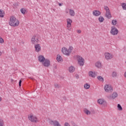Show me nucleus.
I'll list each match as a JSON object with an SVG mask.
<instances>
[{
  "label": "nucleus",
  "mask_w": 126,
  "mask_h": 126,
  "mask_svg": "<svg viewBox=\"0 0 126 126\" xmlns=\"http://www.w3.org/2000/svg\"><path fill=\"white\" fill-rule=\"evenodd\" d=\"M9 24V25H10V26L15 27L19 25V21L16 19V18H15V17H14V16H12L10 17Z\"/></svg>",
  "instance_id": "f257e3e1"
},
{
  "label": "nucleus",
  "mask_w": 126,
  "mask_h": 126,
  "mask_svg": "<svg viewBox=\"0 0 126 126\" xmlns=\"http://www.w3.org/2000/svg\"><path fill=\"white\" fill-rule=\"evenodd\" d=\"M76 58L77 59L78 63L80 64V66H83L85 63L84 59L79 55H77Z\"/></svg>",
  "instance_id": "f03ea898"
},
{
  "label": "nucleus",
  "mask_w": 126,
  "mask_h": 126,
  "mask_svg": "<svg viewBox=\"0 0 126 126\" xmlns=\"http://www.w3.org/2000/svg\"><path fill=\"white\" fill-rule=\"evenodd\" d=\"M104 9L106 10V12L105 14V16L108 18V19H110V18H112V15L111 14V12L110 11V9H109V7L107 6H104Z\"/></svg>",
  "instance_id": "7ed1b4c3"
},
{
  "label": "nucleus",
  "mask_w": 126,
  "mask_h": 126,
  "mask_svg": "<svg viewBox=\"0 0 126 126\" xmlns=\"http://www.w3.org/2000/svg\"><path fill=\"white\" fill-rule=\"evenodd\" d=\"M110 33L112 35H118V33H119V30H118V29H117L115 27H112Z\"/></svg>",
  "instance_id": "20e7f679"
},
{
  "label": "nucleus",
  "mask_w": 126,
  "mask_h": 126,
  "mask_svg": "<svg viewBox=\"0 0 126 126\" xmlns=\"http://www.w3.org/2000/svg\"><path fill=\"white\" fill-rule=\"evenodd\" d=\"M29 119L30 120V121H31V122H32V123H37L39 122L37 117L33 115H31L30 116H29Z\"/></svg>",
  "instance_id": "39448f33"
},
{
  "label": "nucleus",
  "mask_w": 126,
  "mask_h": 126,
  "mask_svg": "<svg viewBox=\"0 0 126 126\" xmlns=\"http://www.w3.org/2000/svg\"><path fill=\"white\" fill-rule=\"evenodd\" d=\"M104 90L106 92H112L113 88H112L111 85H106L104 87Z\"/></svg>",
  "instance_id": "423d86ee"
},
{
  "label": "nucleus",
  "mask_w": 126,
  "mask_h": 126,
  "mask_svg": "<svg viewBox=\"0 0 126 126\" xmlns=\"http://www.w3.org/2000/svg\"><path fill=\"white\" fill-rule=\"evenodd\" d=\"M49 124H50L51 126H61L59 122L57 120H55L54 121L53 120H51L49 121Z\"/></svg>",
  "instance_id": "0eeeda50"
},
{
  "label": "nucleus",
  "mask_w": 126,
  "mask_h": 126,
  "mask_svg": "<svg viewBox=\"0 0 126 126\" xmlns=\"http://www.w3.org/2000/svg\"><path fill=\"white\" fill-rule=\"evenodd\" d=\"M62 51L63 54L66 56H69V55H70V52H69L68 49L65 47L63 48Z\"/></svg>",
  "instance_id": "6e6552de"
},
{
  "label": "nucleus",
  "mask_w": 126,
  "mask_h": 126,
  "mask_svg": "<svg viewBox=\"0 0 126 126\" xmlns=\"http://www.w3.org/2000/svg\"><path fill=\"white\" fill-rule=\"evenodd\" d=\"M31 41L32 42V44H33V45H36V44H38L39 42V39H38V38L36 37V36H33V37L32 38Z\"/></svg>",
  "instance_id": "1a4fd4ad"
},
{
  "label": "nucleus",
  "mask_w": 126,
  "mask_h": 126,
  "mask_svg": "<svg viewBox=\"0 0 126 126\" xmlns=\"http://www.w3.org/2000/svg\"><path fill=\"white\" fill-rule=\"evenodd\" d=\"M105 57L106 60H111V59H113V58H114V55L109 53H106L105 54Z\"/></svg>",
  "instance_id": "9d476101"
},
{
  "label": "nucleus",
  "mask_w": 126,
  "mask_h": 126,
  "mask_svg": "<svg viewBox=\"0 0 126 126\" xmlns=\"http://www.w3.org/2000/svg\"><path fill=\"white\" fill-rule=\"evenodd\" d=\"M43 64L44 66L48 67V66H50V64H51V62H50V60L48 59H45V60H44V62L43 63Z\"/></svg>",
  "instance_id": "9b49d317"
},
{
  "label": "nucleus",
  "mask_w": 126,
  "mask_h": 126,
  "mask_svg": "<svg viewBox=\"0 0 126 126\" xmlns=\"http://www.w3.org/2000/svg\"><path fill=\"white\" fill-rule=\"evenodd\" d=\"M35 52H40L41 51V46L39 44H37L34 45Z\"/></svg>",
  "instance_id": "f8f14e48"
},
{
  "label": "nucleus",
  "mask_w": 126,
  "mask_h": 126,
  "mask_svg": "<svg viewBox=\"0 0 126 126\" xmlns=\"http://www.w3.org/2000/svg\"><path fill=\"white\" fill-rule=\"evenodd\" d=\"M93 14L94 16H99L101 15V12L99 10H94L93 12Z\"/></svg>",
  "instance_id": "ddd939ff"
},
{
  "label": "nucleus",
  "mask_w": 126,
  "mask_h": 126,
  "mask_svg": "<svg viewBox=\"0 0 126 126\" xmlns=\"http://www.w3.org/2000/svg\"><path fill=\"white\" fill-rule=\"evenodd\" d=\"M38 61L39 62H40V63H44V62H45V60H46L45 59V57H44L42 55H40L38 57Z\"/></svg>",
  "instance_id": "4468645a"
},
{
  "label": "nucleus",
  "mask_w": 126,
  "mask_h": 126,
  "mask_svg": "<svg viewBox=\"0 0 126 126\" xmlns=\"http://www.w3.org/2000/svg\"><path fill=\"white\" fill-rule=\"evenodd\" d=\"M67 28H70L71 26V23H72V20H71V19H67Z\"/></svg>",
  "instance_id": "2eb2a0df"
},
{
  "label": "nucleus",
  "mask_w": 126,
  "mask_h": 126,
  "mask_svg": "<svg viewBox=\"0 0 126 126\" xmlns=\"http://www.w3.org/2000/svg\"><path fill=\"white\" fill-rule=\"evenodd\" d=\"M89 76L90 77H95V76H96V74L95 72H93V71H91L89 72Z\"/></svg>",
  "instance_id": "dca6fc26"
},
{
  "label": "nucleus",
  "mask_w": 126,
  "mask_h": 126,
  "mask_svg": "<svg viewBox=\"0 0 126 126\" xmlns=\"http://www.w3.org/2000/svg\"><path fill=\"white\" fill-rule=\"evenodd\" d=\"M68 70L69 72H70V73H72V72H73L74 70H75V68H74V67L72 66H71L69 67Z\"/></svg>",
  "instance_id": "f3484780"
},
{
  "label": "nucleus",
  "mask_w": 126,
  "mask_h": 126,
  "mask_svg": "<svg viewBox=\"0 0 126 126\" xmlns=\"http://www.w3.org/2000/svg\"><path fill=\"white\" fill-rule=\"evenodd\" d=\"M69 14L71 16H74L75 15V12L74 10L72 9H69Z\"/></svg>",
  "instance_id": "a211bd4d"
},
{
  "label": "nucleus",
  "mask_w": 126,
  "mask_h": 126,
  "mask_svg": "<svg viewBox=\"0 0 126 126\" xmlns=\"http://www.w3.org/2000/svg\"><path fill=\"white\" fill-rule=\"evenodd\" d=\"M4 17V11L3 10L0 9V17Z\"/></svg>",
  "instance_id": "6ab92c4d"
},
{
  "label": "nucleus",
  "mask_w": 126,
  "mask_h": 126,
  "mask_svg": "<svg viewBox=\"0 0 126 126\" xmlns=\"http://www.w3.org/2000/svg\"><path fill=\"white\" fill-rule=\"evenodd\" d=\"M95 66L96 67H97L98 68H99V67H101V66H102V64L101 63L98 62H96L95 63Z\"/></svg>",
  "instance_id": "aec40b11"
},
{
  "label": "nucleus",
  "mask_w": 126,
  "mask_h": 126,
  "mask_svg": "<svg viewBox=\"0 0 126 126\" xmlns=\"http://www.w3.org/2000/svg\"><path fill=\"white\" fill-rule=\"evenodd\" d=\"M84 112L86 115H90V114H91L90 111L88 110L87 109H84Z\"/></svg>",
  "instance_id": "412c9836"
},
{
  "label": "nucleus",
  "mask_w": 126,
  "mask_h": 126,
  "mask_svg": "<svg viewBox=\"0 0 126 126\" xmlns=\"http://www.w3.org/2000/svg\"><path fill=\"white\" fill-rule=\"evenodd\" d=\"M57 60L58 62H62L63 61L62 56L60 55H57Z\"/></svg>",
  "instance_id": "4be33fe9"
},
{
  "label": "nucleus",
  "mask_w": 126,
  "mask_h": 126,
  "mask_svg": "<svg viewBox=\"0 0 126 126\" xmlns=\"http://www.w3.org/2000/svg\"><path fill=\"white\" fill-rule=\"evenodd\" d=\"M97 79L99 81H101L102 82H104V78L101 76H97Z\"/></svg>",
  "instance_id": "5701e85b"
},
{
  "label": "nucleus",
  "mask_w": 126,
  "mask_h": 126,
  "mask_svg": "<svg viewBox=\"0 0 126 126\" xmlns=\"http://www.w3.org/2000/svg\"><path fill=\"white\" fill-rule=\"evenodd\" d=\"M117 97H118V93H113L112 96V99H115V98H117Z\"/></svg>",
  "instance_id": "b1692460"
},
{
  "label": "nucleus",
  "mask_w": 126,
  "mask_h": 126,
  "mask_svg": "<svg viewBox=\"0 0 126 126\" xmlns=\"http://www.w3.org/2000/svg\"><path fill=\"white\" fill-rule=\"evenodd\" d=\"M20 11L22 14H25V12H26V9H25V8H21Z\"/></svg>",
  "instance_id": "393cba45"
},
{
  "label": "nucleus",
  "mask_w": 126,
  "mask_h": 126,
  "mask_svg": "<svg viewBox=\"0 0 126 126\" xmlns=\"http://www.w3.org/2000/svg\"><path fill=\"white\" fill-rule=\"evenodd\" d=\"M97 103L100 105H102V104L104 103V100L99 99L97 100Z\"/></svg>",
  "instance_id": "a878e982"
},
{
  "label": "nucleus",
  "mask_w": 126,
  "mask_h": 126,
  "mask_svg": "<svg viewBox=\"0 0 126 126\" xmlns=\"http://www.w3.org/2000/svg\"><path fill=\"white\" fill-rule=\"evenodd\" d=\"M98 20H99V22H103L104 21V20H105V19H104L103 17L100 16L98 18Z\"/></svg>",
  "instance_id": "bb28decb"
},
{
  "label": "nucleus",
  "mask_w": 126,
  "mask_h": 126,
  "mask_svg": "<svg viewBox=\"0 0 126 126\" xmlns=\"http://www.w3.org/2000/svg\"><path fill=\"white\" fill-rule=\"evenodd\" d=\"M84 88H85V89H89V88H90V85L86 83L84 85Z\"/></svg>",
  "instance_id": "cd10ccee"
},
{
  "label": "nucleus",
  "mask_w": 126,
  "mask_h": 126,
  "mask_svg": "<svg viewBox=\"0 0 126 126\" xmlns=\"http://www.w3.org/2000/svg\"><path fill=\"white\" fill-rule=\"evenodd\" d=\"M122 6L124 10H126V3H122Z\"/></svg>",
  "instance_id": "c85d7f7f"
},
{
  "label": "nucleus",
  "mask_w": 126,
  "mask_h": 126,
  "mask_svg": "<svg viewBox=\"0 0 126 126\" xmlns=\"http://www.w3.org/2000/svg\"><path fill=\"white\" fill-rule=\"evenodd\" d=\"M117 108H118L119 111H122L123 110V107H122V106L120 104H118Z\"/></svg>",
  "instance_id": "c756f323"
},
{
  "label": "nucleus",
  "mask_w": 126,
  "mask_h": 126,
  "mask_svg": "<svg viewBox=\"0 0 126 126\" xmlns=\"http://www.w3.org/2000/svg\"><path fill=\"white\" fill-rule=\"evenodd\" d=\"M112 77H117V73L116 71H113L112 72Z\"/></svg>",
  "instance_id": "7c9ffc66"
},
{
  "label": "nucleus",
  "mask_w": 126,
  "mask_h": 126,
  "mask_svg": "<svg viewBox=\"0 0 126 126\" xmlns=\"http://www.w3.org/2000/svg\"><path fill=\"white\" fill-rule=\"evenodd\" d=\"M4 125L3 120L2 119H0V126H3Z\"/></svg>",
  "instance_id": "2f4dec72"
},
{
  "label": "nucleus",
  "mask_w": 126,
  "mask_h": 126,
  "mask_svg": "<svg viewBox=\"0 0 126 126\" xmlns=\"http://www.w3.org/2000/svg\"><path fill=\"white\" fill-rule=\"evenodd\" d=\"M72 50H73V47L72 46H69V48L68 49V50L69 51V52H70V54H71Z\"/></svg>",
  "instance_id": "473e14b6"
},
{
  "label": "nucleus",
  "mask_w": 126,
  "mask_h": 126,
  "mask_svg": "<svg viewBox=\"0 0 126 126\" xmlns=\"http://www.w3.org/2000/svg\"><path fill=\"white\" fill-rule=\"evenodd\" d=\"M17 6H18V3H15L13 5V8H17Z\"/></svg>",
  "instance_id": "72a5a7b5"
},
{
  "label": "nucleus",
  "mask_w": 126,
  "mask_h": 126,
  "mask_svg": "<svg viewBox=\"0 0 126 126\" xmlns=\"http://www.w3.org/2000/svg\"><path fill=\"white\" fill-rule=\"evenodd\" d=\"M112 24L113 25H116V24H117V20H112Z\"/></svg>",
  "instance_id": "f704fd0d"
},
{
  "label": "nucleus",
  "mask_w": 126,
  "mask_h": 126,
  "mask_svg": "<svg viewBox=\"0 0 126 126\" xmlns=\"http://www.w3.org/2000/svg\"><path fill=\"white\" fill-rule=\"evenodd\" d=\"M0 43L1 44H3L4 43V40L1 38V37H0Z\"/></svg>",
  "instance_id": "c9c22d12"
},
{
  "label": "nucleus",
  "mask_w": 126,
  "mask_h": 126,
  "mask_svg": "<svg viewBox=\"0 0 126 126\" xmlns=\"http://www.w3.org/2000/svg\"><path fill=\"white\" fill-rule=\"evenodd\" d=\"M54 86H55V88H61V86L59 85V84H55Z\"/></svg>",
  "instance_id": "e433bc0d"
},
{
  "label": "nucleus",
  "mask_w": 126,
  "mask_h": 126,
  "mask_svg": "<svg viewBox=\"0 0 126 126\" xmlns=\"http://www.w3.org/2000/svg\"><path fill=\"white\" fill-rule=\"evenodd\" d=\"M21 83H22V81L20 80L19 82V87H21Z\"/></svg>",
  "instance_id": "4c0bfd02"
},
{
  "label": "nucleus",
  "mask_w": 126,
  "mask_h": 126,
  "mask_svg": "<svg viewBox=\"0 0 126 126\" xmlns=\"http://www.w3.org/2000/svg\"><path fill=\"white\" fill-rule=\"evenodd\" d=\"M64 126H70V125H69V124L68 123L66 122V123H65Z\"/></svg>",
  "instance_id": "58836bf2"
},
{
  "label": "nucleus",
  "mask_w": 126,
  "mask_h": 126,
  "mask_svg": "<svg viewBox=\"0 0 126 126\" xmlns=\"http://www.w3.org/2000/svg\"><path fill=\"white\" fill-rule=\"evenodd\" d=\"M71 124L72 126H75V123L73 121H71Z\"/></svg>",
  "instance_id": "ea45409f"
},
{
  "label": "nucleus",
  "mask_w": 126,
  "mask_h": 126,
  "mask_svg": "<svg viewBox=\"0 0 126 126\" xmlns=\"http://www.w3.org/2000/svg\"><path fill=\"white\" fill-rule=\"evenodd\" d=\"M75 77L76 78H77V79H78V78H79V76L78 75V74H76Z\"/></svg>",
  "instance_id": "a19ab883"
},
{
  "label": "nucleus",
  "mask_w": 126,
  "mask_h": 126,
  "mask_svg": "<svg viewBox=\"0 0 126 126\" xmlns=\"http://www.w3.org/2000/svg\"><path fill=\"white\" fill-rule=\"evenodd\" d=\"M77 33L78 34H80V33H81V30H78L77 31Z\"/></svg>",
  "instance_id": "79ce46f5"
},
{
  "label": "nucleus",
  "mask_w": 126,
  "mask_h": 126,
  "mask_svg": "<svg viewBox=\"0 0 126 126\" xmlns=\"http://www.w3.org/2000/svg\"><path fill=\"white\" fill-rule=\"evenodd\" d=\"M58 4H59V6H62V5H63V3H58Z\"/></svg>",
  "instance_id": "37998d69"
},
{
  "label": "nucleus",
  "mask_w": 126,
  "mask_h": 126,
  "mask_svg": "<svg viewBox=\"0 0 126 126\" xmlns=\"http://www.w3.org/2000/svg\"><path fill=\"white\" fill-rule=\"evenodd\" d=\"M63 99L64 101H66V97L65 96H63Z\"/></svg>",
  "instance_id": "c03bdc74"
},
{
  "label": "nucleus",
  "mask_w": 126,
  "mask_h": 126,
  "mask_svg": "<svg viewBox=\"0 0 126 126\" xmlns=\"http://www.w3.org/2000/svg\"><path fill=\"white\" fill-rule=\"evenodd\" d=\"M11 82H13V81H14V80H13V79H11Z\"/></svg>",
  "instance_id": "a18cd8bd"
},
{
  "label": "nucleus",
  "mask_w": 126,
  "mask_h": 126,
  "mask_svg": "<svg viewBox=\"0 0 126 126\" xmlns=\"http://www.w3.org/2000/svg\"><path fill=\"white\" fill-rule=\"evenodd\" d=\"M2 54L1 52H0V56H1Z\"/></svg>",
  "instance_id": "49530a36"
},
{
  "label": "nucleus",
  "mask_w": 126,
  "mask_h": 126,
  "mask_svg": "<svg viewBox=\"0 0 126 126\" xmlns=\"http://www.w3.org/2000/svg\"><path fill=\"white\" fill-rule=\"evenodd\" d=\"M1 101V97H0V102Z\"/></svg>",
  "instance_id": "de8ad7c7"
},
{
  "label": "nucleus",
  "mask_w": 126,
  "mask_h": 126,
  "mask_svg": "<svg viewBox=\"0 0 126 126\" xmlns=\"http://www.w3.org/2000/svg\"><path fill=\"white\" fill-rule=\"evenodd\" d=\"M31 78V79H32V80H34V79H33V78Z\"/></svg>",
  "instance_id": "09e8293b"
},
{
  "label": "nucleus",
  "mask_w": 126,
  "mask_h": 126,
  "mask_svg": "<svg viewBox=\"0 0 126 126\" xmlns=\"http://www.w3.org/2000/svg\"><path fill=\"white\" fill-rule=\"evenodd\" d=\"M0 84H1V82H0Z\"/></svg>",
  "instance_id": "8fccbe9b"
}]
</instances>
